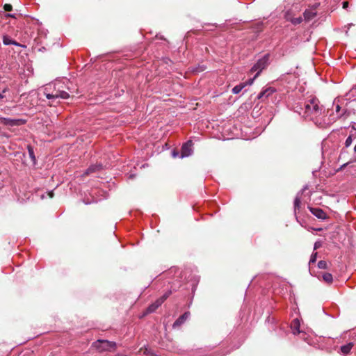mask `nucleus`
<instances>
[{
  "instance_id": "1",
  "label": "nucleus",
  "mask_w": 356,
  "mask_h": 356,
  "mask_svg": "<svg viewBox=\"0 0 356 356\" xmlns=\"http://www.w3.org/2000/svg\"><path fill=\"white\" fill-rule=\"evenodd\" d=\"M293 109L304 118L312 120L316 124L321 123L319 118L323 114V106L316 97L309 96L305 99L296 102Z\"/></svg>"
},
{
  "instance_id": "2",
  "label": "nucleus",
  "mask_w": 356,
  "mask_h": 356,
  "mask_svg": "<svg viewBox=\"0 0 356 356\" xmlns=\"http://www.w3.org/2000/svg\"><path fill=\"white\" fill-rule=\"evenodd\" d=\"M52 85L49 84L48 85L44 90V95L45 97L51 100V102L49 104V106H56V104H59V101H58V99H67L70 97V95L65 90H58V89L53 87V90H51Z\"/></svg>"
},
{
  "instance_id": "3",
  "label": "nucleus",
  "mask_w": 356,
  "mask_h": 356,
  "mask_svg": "<svg viewBox=\"0 0 356 356\" xmlns=\"http://www.w3.org/2000/svg\"><path fill=\"white\" fill-rule=\"evenodd\" d=\"M92 347L99 353L113 352L117 348L115 341L98 339L92 343Z\"/></svg>"
},
{
  "instance_id": "4",
  "label": "nucleus",
  "mask_w": 356,
  "mask_h": 356,
  "mask_svg": "<svg viewBox=\"0 0 356 356\" xmlns=\"http://www.w3.org/2000/svg\"><path fill=\"white\" fill-rule=\"evenodd\" d=\"M269 64V55L266 54L259 59L257 62L252 67L250 71L252 72H257L255 77H257L263 70L267 67Z\"/></svg>"
},
{
  "instance_id": "5",
  "label": "nucleus",
  "mask_w": 356,
  "mask_h": 356,
  "mask_svg": "<svg viewBox=\"0 0 356 356\" xmlns=\"http://www.w3.org/2000/svg\"><path fill=\"white\" fill-rule=\"evenodd\" d=\"M193 143L192 140H188L187 142L184 143L181 148L180 158L191 156L193 152Z\"/></svg>"
},
{
  "instance_id": "6",
  "label": "nucleus",
  "mask_w": 356,
  "mask_h": 356,
  "mask_svg": "<svg viewBox=\"0 0 356 356\" xmlns=\"http://www.w3.org/2000/svg\"><path fill=\"white\" fill-rule=\"evenodd\" d=\"M26 122L24 120L22 119H10V118H0V123L3 125L7 126H17V125H21L24 124Z\"/></svg>"
},
{
  "instance_id": "7",
  "label": "nucleus",
  "mask_w": 356,
  "mask_h": 356,
  "mask_svg": "<svg viewBox=\"0 0 356 356\" xmlns=\"http://www.w3.org/2000/svg\"><path fill=\"white\" fill-rule=\"evenodd\" d=\"M307 189V186H305L301 191H300L296 196L294 202H293V209H294V215L296 218L297 217V211L300 209V204H301V195Z\"/></svg>"
},
{
  "instance_id": "8",
  "label": "nucleus",
  "mask_w": 356,
  "mask_h": 356,
  "mask_svg": "<svg viewBox=\"0 0 356 356\" xmlns=\"http://www.w3.org/2000/svg\"><path fill=\"white\" fill-rule=\"evenodd\" d=\"M310 212L318 219L325 220L327 218L326 213L320 208L308 207Z\"/></svg>"
},
{
  "instance_id": "9",
  "label": "nucleus",
  "mask_w": 356,
  "mask_h": 356,
  "mask_svg": "<svg viewBox=\"0 0 356 356\" xmlns=\"http://www.w3.org/2000/svg\"><path fill=\"white\" fill-rule=\"evenodd\" d=\"M275 92V89L273 87H268L264 90H262L257 96L258 99L261 101H264L267 99L270 95Z\"/></svg>"
},
{
  "instance_id": "10",
  "label": "nucleus",
  "mask_w": 356,
  "mask_h": 356,
  "mask_svg": "<svg viewBox=\"0 0 356 356\" xmlns=\"http://www.w3.org/2000/svg\"><path fill=\"white\" fill-rule=\"evenodd\" d=\"M190 312H186L182 315H181L173 323L172 327L177 328L183 325L185 321L189 318Z\"/></svg>"
},
{
  "instance_id": "11",
  "label": "nucleus",
  "mask_w": 356,
  "mask_h": 356,
  "mask_svg": "<svg viewBox=\"0 0 356 356\" xmlns=\"http://www.w3.org/2000/svg\"><path fill=\"white\" fill-rule=\"evenodd\" d=\"M103 166L102 163H95L93 165H90L87 170L85 171L83 175H88L95 172H99L101 170H102Z\"/></svg>"
},
{
  "instance_id": "12",
  "label": "nucleus",
  "mask_w": 356,
  "mask_h": 356,
  "mask_svg": "<svg viewBox=\"0 0 356 356\" xmlns=\"http://www.w3.org/2000/svg\"><path fill=\"white\" fill-rule=\"evenodd\" d=\"M172 291L170 290L167 291L161 297L158 298L153 304L158 309L163 302L170 296Z\"/></svg>"
},
{
  "instance_id": "13",
  "label": "nucleus",
  "mask_w": 356,
  "mask_h": 356,
  "mask_svg": "<svg viewBox=\"0 0 356 356\" xmlns=\"http://www.w3.org/2000/svg\"><path fill=\"white\" fill-rule=\"evenodd\" d=\"M317 15L316 11V8H311L306 10L304 13V18L305 21H310L313 18H314Z\"/></svg>"
},
{
  "instance_id": "14",
  "label": "nucleus",
  "mask_w": 356,
  "mask_h": 356,
  "mask_svg": "<svg viewBox=\"0 0 356 356\" xmlns=\"http://www.w3.org/2000/svg\"><path fill=\"white\" fill-rule=\"evenodd\" d=\"M3 43L5 45L13 44L18 47H24L22 44L17 42L16 40L11 39L8 35H5L3 36Z\"/></svg>"
},
{
  "instance_id": "15",
  "label": "nucleus",
  "mask_w": 356,
  "mask_h": 356,
  "mask_svg": "<svg viewBox=\"0 0 356 356\" xmlns=\"http://www.w3.org/2000/svg\"><path fill=\"white\" fill-rule=\"evenodd\" d=\"M300 321L298 318H295L293 320L291 323V330L293 334H298L300 333Z\"/></svg>"
},
{
  "instance_id": "16",
  "label": "nucleus",
  "mask_w": 356,
  "mask_h": 356,
  "mask_svg": "<svg viewBox=\"0 0 356 356\" xmlns=\"http://www.w3.org/2000/svg\"><path fill=\"white\" fill-rule=\"evenodd\" d=\"M353 343H348L346 345H343L341 347V351L343 353V354H348L350 352L351 349L353 348Z\"/></svg>"
},
{
  "instance_id": "17",
  "label": "nucleus",
  "mask_w": 356,
  "mask_h": 356,
  "mask_svg": "<svg viewBox=\"0 0 356 356\" xmlns=\"http://www.w3.org/2000/svg\"><path fill=\"white\" fill-rule=\"evenodd\" d=\"M246 86L247 83H241L232 88V92L234 94H238Z\"/></svg>"
},
{
  "instance_id": "18",
  "label": "nucleus",
  "mask_w": 356,
  "mask_h": 356,
  "mask_svg": "<svg viewBox=\"0 0 356 356\" xmlns=\"http://www.w3.org/2000/svg\"><path fill=\"white\" fill-rule=\"evenodd\" d=\"M323 280L327 284H332L333 281L332 275L329 273H324L322 275Z\"/></svg>"
},
{
  "instance_id": "19",
  "label": "nucleus",
  "mask_w": 356,
  "mask_h": 356,
  "mask_svg": "<svg viewBox=\"0 0 356 356\" xmlns=\"http://www.w3.org/2000/svg\"><path fill=\"white\" fill-rule=\"evenodd\" d=\"M27 149H28L29 155L30 158L31 159L33 163H35L36 159H35V156L34 154L33 148L31 145H28Z\"/></svg>"
},
{
  "instance_id": "20",
  "label": "nucleus",
  "mask_w": 356,
  "mask_h": 356,
  "mask_svg": "<svg viewBox=\"0 0 356 356\" xmlns=\"http://www.w3.org/2000/svg\"><path fill=\"white\" fill-rule=\"evenodd\" d=\"M53 87L58 89V90H65V86L63 83L60 81H56L54 84H51Z\"/></svg>"
},
{
  "instance_id": "21",
  "label": "nucleus",
  "mask_w": 356,
  "mask_h": 356,
  "mask_svg": "<svg viewBox=\"0 0 356 356\" xmlns=\"http://www.w3.org/2000/svg\"><path fill=\"white\" fill-rule=\"evenodd\" d=\"M318 267L320 269H327L328 268L327 262L324 260H321L318 262Z\"/></svg>"
},
{
  "instance_id": "22",
  "label": "nucleus",
  "mask_w": 356,
  "mask_h": 356,
  "mask_svg": "<svg viewBox=\"0 0 356 356\" xmlns=\"http://www.w3.org/2000/svg\"><path fill=\"white\" fill-rule=\"evenodd\" d=\"M317 254L318 253L317 252H313L312 254L311 255V257H310V259H309V265L310 266L312 264H314L316 262V259H317Z\"/></svg>"
},
{
  "instance_id": "23",
  "label": "nucleus",
  "mask_w": 356,
  "mask_h": 356,
  "mask_svg": "<svg viewBox=\"0 0 356 356\" xmlns=\"http://www.w3.org/2000/svg\"><path fill=\"white\" fill-rule=\"evenodd\" d=\"M291 22L294 25H297V24H300L302 22V17H295V18H292L291 19Z\"/></svg>"
},
{
  "instance_id": "24",
  "label": "nucleus",
  "mask_w": 356,
  "mask_h": 356,
  "mask_svg": "<svg viewBox=\"0 0 356 356\" xmlns=\"http://www.w3.org/2000/svg\"><path fill=\"white\" fill-rule=\"evenodd\" d=\"M157 309L154 306V305L152 303L147 308V313L150 314L154 312H155Z\"/></svg>"
},
{
  "instance_id": "25",
  "label": "nucleus",
  "mask_w": 356,
  "mask_h": 356,
  "mask_svg": "<svg viewBox=\"0 0 356 356\" xmlns=\"http://www.w3.org/2000/svg\"><path fill=\"white\" fill-rule=\"evenodd\" d=\"M352 143H353L352 136H349L345 141L346 147H348L349 146H350Z\"/></svg>"
},
{
  "instance_id": "26",
  "label": "nucleus",
  "mask_w": 356,
  "mask_h": 356,
  "mask_svg": "<svg viewBox=\"0 0 356 356\" xmlns=\"http://www.w3.org/2000/svg\"><path fill=\"white\" fill-rule=\"evenodd\" d=\"M9 90V88L8 87H5L1 92H0V99H3L5 97V93L7 92Z\"/></svg>"
},
{
  "instance_id": "27",
  "label": "nucleus",
  "mask_w": 356,
  "mask_h": 356,
  "mask_svg": "<svg viewBox=\"0 0 356 356\" xmlns=\"http://www.w3.org/2000/svg\"><path fill=\"white\" fill-rule=\"evenodd\" d=\"M322 245V243L319 241H316L314 245V250H316L318 248H320Z\"/></svg>"
},
{
  "instance_id": "28",
  "label": "nucleus",
  "mask_w": 356,
  "mask_h": 356,
  "mask_svg": "<svg viewBox=\"0 0 356 356\" xmlns=\"http://www.w3.org/2000/svg\"><path fill=\"white\" fill-rule=\"evenodd\" d=\"M3 8L6 11H11L13 10V6L10 4H5Z\"/></svg>"
},
{
  "instance_id": "29",
  "label": "nucleus",
  "mask_w": 356,
  "mask_h": 356,
  "mask_svg": "<svg viewBox=\"0 0 356 356\" xmlns=\"http://www.w3.org/2000/svg\"><path fill=\"white\" fill-rule=\"evenodd\" d=\"M341 107L339 104H337L335 106V111L337 113H338V117H341L343 115V113H339Z\"/></svg>"
},
{
  "instance_id": "30",
  "label": "nucleus",
  "mask_w": 356,
  "mask_h": 356,
  "mask_svg": "<svg viewBox=\"0 0 356 356\" xmlns=\"http://www.w3.org/2000/svg\"><path fill=\"white\" fill-rule=\"evenodd\" d=\"M172 156L174 157V158H176L177 156H179L180 157V155H179V152L177 149H173L172 151Z\"/></svg>"
},
{
  "instance_id": "31",
  "label": "nucleus",
  "mask_w": 356,
  "mask_h": 356,
  "mask_svg": "<svg viewBox=\"0 0 356 356\" xmlns=\"http://www.w3.org/2000/svg\"><path fill=\"white\" fill-rule=\"evenodd\" d=\"M256 78L257 77H255L254 76L253 78L248 79L246 82H244L243 83H247V86L252 85Z\"/></svg>"
},
{
  "instance_id": "32",
  "label": "nucleus",
  "mask_w": 356,
  "mask_h": 356,
  "mask_svg": "<svg viewBox=\"0 0 356 356\" xmlns=\"http://www.w3.org/2000/svg\"><path fill=\"white\" fill-rule=\"evenodd\" d=\"M343 8L346 9L348 6V1H343Z\"/></svg>"
},
{
  "instance_id": "33",
  "label": "nucleus",
  "mask_w": 356,
  "mask_h": 356,
  "mask_svg": "<svg viewBox=\"0 0 356 356\" xmlns=\"http://www.w3.org/2000/svg\"><path fill=\"white\" fill-rule=\"evenodd\" d=\"M350 163V161L347 162V163H346L343 164V165L341 166L340 170H342V169L345 168H346V166H347Z\"/></svg>"
},
{
  "instance_id": "34",
  "label": "nucleus",
  "mask_w": 356,
  "mask_h": 356,
  "mask_svg": "<svg viewBox=\"0 0 356 356\" xmlns=\"http://www.w3.org/2000/svg\"><path fill=\"white\" fill-rule=\"evenodd\" d=\"M5 16L6 17H15V15L13 14H6Z\"/></svg>"
},
{
  "instance_id": "35",
  "label": "nucleus",
  "mask_w": 356,
  "mask_h": 356,
  "mask_svg": "<svg viewBox=\"0 0 356 356\" xmlns=\"http://www.w3.org/2000/svg\"><path fill=\"white\" fill-rule=\"evenodd\" d=\"M53 195H54L53 192H52V191H51V192H50V193H49V196H50V197H53Z\"/></svg>"
},
{
  "instance_id": "36",
  "label": "nucleus",
  "mask_w": 356,
  "mask_h": 356,
  "mask_svg": "<svg viewBox=\"0 0 356 356\" xmlns=\"http://www.w3.org/2000/svg\"><path fill=\"white\" fill-rule=\"evenodd\" d=\"M314 230L321 231V230H322V229L321 228H316V229H314Z\"/></svg>"
},
{
  "instance_id": "37",
  "label": "nucleus",
  "mask_w": 356,
  "mask_h": 356,
  "mask_svg": "<svg viewBox=\"0 0 356 356\" xmlns=\"http://www.w3.org/2000/svg\"><path fill=\"white\" fill-rule=\"evenodd\" d=\"M341 156H342V152L341 153V154L339 155V159L341 158Z\"/></svg>"
},
{
  "instance_id": "38",
  "label": "nucleus",
  "mask_w": 356,
  "mask_h": 356,
  "mask_svg": "<svg viewBox=\"0 0 356 356\" xmlns=\"http://www.w3.org/2000/svg\"><path fill=\"white\" fill-rule=\"evenodd\" d=\"M355 162H356V159L354 160Z\"/></svg>"
}]
</instances>
